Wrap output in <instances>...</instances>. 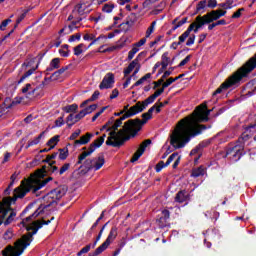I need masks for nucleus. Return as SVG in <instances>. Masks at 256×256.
I'll list each match as a JSON object with an SVG mask.
<instances>
[{"label": "nucleus", "instance_id": "4c0bfd02", "mask_svg": "<svg viewBox=\"0 0 256 256\" xmlns=\"http://www.w3.org/2000/svg\"><path fill=\"white\" fill-rule=\"evenodd\" d=\"M54 165H55V161H53L52 163H49L47 171H49L50 173H55L56 175H59V168Z\"/></svg>", "mask_w": 256, "mask_h": 256}, {"label": "nucleus", "instance_id": "f8f14e48", "mask_svg": "<svg viewBox=\"0 0 256 256\" xmlns=\"http://www.w3.org/2000/svg\"><path fill=\"white\" fill-rule=\"evenodd\" d=\"M153 111H155V106H152L146 113L142 114V120L134 119L133 120V127H134V134L137 135L139 131H141V128L149 119H152L153 117Z\"/></svg>", "mask_w": 256, "mask_h": 256}, {"label": "nucleus", "instance_id": "338daca9", "mask_svg": "<svg viewBox=\"0 0 256 256\" xmlns=\"http://www.w3.org/2000/svg\"><path fill=\"white\" fill-rule=\"evenodd\" d=\"M165 83V78L161 77L158 81L154 82V89H157V87H161Z\"/></svg>", "mask_w": 256, "mask_h": 256}, {"label": "nucleus", "instance_id": "79ce46f5", "mask_svg": "<svg viewBox=\"0 0 256 256\" xmlns=\"http://www.w3.org/2000/svg\"><path fill=\"white\" fill-rule=\"evenodd\" d=\"M165 105H169V100H166L164 102L156 103L153 107H155L154 110H156V113H161V108L165 107Z\"/></svg>", "mask_w": 256, "mask_h": 256}, {"label": "nucleus", "instance_id": "39448f33", "mask_svg": "<svg viewBox=\"0 0 256 256\" xmlns=\"http://www.w3.org/2000/svg\"><path fill=\"white\" fill-rule=\"evenodd\" d=\"M226 14L227 11L224 10H213L204 16H197L195 22L192 23V25H194V33H198L199 29H201L203 25L213 23V21H217V19L225 17Z\"/></svg>", "mask_w": 256, "mask_h": 256}, {"label": "nucleus", "instance_id": "aec40b11", "mask_svg": "<svg viewBox=\"0 0 256 256\" xmlns=\"http://www.w3.org/2000/svg\"><path fill=\"white\" fill-rule=\"evenodd\" d=\"M92 165L94 171H99V169L105 165V155L100 154L99 156L93 158Z\"/></svg>", "mask_w": 256, "mask_h": 256}, {"label": "nucleus", "instance_id": "864d4df0", "mask_svg": "<svg viewBox=\"0 0 256 256\" xmlns=\"http://www.w3.org/2000/svg\"><path fill=\"white\" fill-rule=\"evenodd\" d=\"M95 109H97V106L95 104H93L83 110L86 115H89L90 113H93V111H95Z\"/></svg>", "mask_w": 256, "mask_h": 256}, {"label": "nucleus", "instance_id": "09e8293b", "mask_svg": "<svg viewBox=\"0 0 256 256\" xmlns=\"http://www.w3.org/2000/svg\"><path fill=\"white\" fill-rule=\"evenodd\" d=\"M185 23H187V18H183L177 24H174V26L172 27V31H176V29H179V27H183Z\"/></svg>", "mask_w": 256, "mask_h": 256}, {"label": "nucleus", "instance_id": "7ed1b4c3", "mask_svg": "<svg viewBox=\"0 0 256 256\" xmlns=\"http://www.w3.org/2000/svg\"><path fill=\"white\" fill-rule=\"evenodd\" d=\"M133 115L136 114L130 107L129 111L117 119L111 127L107 128V131H109V137L106 140V145L110 147H121L125 141H129L131 138L129 135L135 137L136 134L135 128L133 127V120L125 122L123 128L119 130V127L123 125V121H125V119H129V117H133Z\"/></svg>", "mask_w": 256, "mask_h": 256}, {"label": "nucleus", "instance_id": "4be33fe9", "mask_svg": "<svg viewBox=\"0 0 256 256\" xmlns=\"http://www.w3.org/2000/svg\"><path fill=\"white\" fill-rule=\"evenodd\" d=\"M173 161H175L173 164V169H177V167L179 166V163H181V156H179V153L174 152L173 154H171L166 161V165H171Z\"/></svg>", "mask_w": 256, "mask_h": 256}, {"label": "nucleus", "instance_id": "3c124183", "mask_svg": "<svg viewBox=\"0 0 256 256\" xmlns=\"http://www.w3.org/2000/svg\"><path fill=\"white\" fill-rule=\"evenodd\" d=\"M167 219L163 218V217H160L158 220H157V223H158V227H160V229H163V227H167Z\"/></svg>", "mask_w": 256, "mask_h": 256}, {"label": "nucleus", "instance_id": "7c9ffc66", "mask_svg": "<svg viewBox=\"0 0 256 256\" xmlns=\"http://www.w3.org/2000/svg\"><path fill=\"white\" fill-rule=\"evenodd\" d=\"M58 151H59L58 157L61 161H65V159H67V157H69V149L62 148V149H59Z\"/></svg>", "mask_w": 256, "mask_h": 256}, {"label": "nucleus", "instance_id": "5701e85b", "mask_svg": "<svg viewBox=\"0 0 256 256\" xmlns=\"http://www.w3.org/2000/svg\"><path fill=\"white\" fill-rule=\"evenodd\" d=\"M162 61L160 63L162 70L160 71V73H162V71H165V69H167V67H169V65H171V58H169V52H164L162 54L161 57Z\"/></svg>", "mask_w": 256, "mask_h": 256}, {"label": "nucleus", "instance_id": "f03ea898", "mask_svg": "<svg viewBox=\"0 0 256 256\" xmlns=\"http://www.w3.org/2000/svg\"><path fill=\"white\" fill-rule=\"evenodd\" d=\"M45 209L41 208V206L30 216L26 217L22 220V225L26 227L28 232L26 235H23L20 239H18L14 246L8 245L3 251V256H21L23 255V252L31 245V241H33V235H37V232L43 225H49L51 221L55 219V217H52L50 220H36L33 221V219H37L41 213H43ZM33 221V222H31Z\"/></svg>", "mask_w": 256, "mask_h": 256}, {"label": "nucleus", "instance_id": "13d9d810", "mask_svg": "<svg viewBox=\"0 0 256 256\" xmlns=\"http://www.w3.org/2000/svg\"><path fill=\"white\" fill-rule=\"evenodd\" d=\"M190 61H191V55H188V56L185 57V59H183L179 63L178 67H184V65H187V63L190 62Z\"/></svg>", "mask_w": 256, "mask_h": 256}, {"label": "nucleus", "instance_id": "393cba45", "mask_svg": "<svg viewBox=\"0 0 256 256\" xmlns=\"http://www.w3.org/2000/svg\"><path fill=\"white\" fill-rule=\"evenodd\" d=\"M124 47H125V41L119 40L116 43V45L105 49L104 51H102V53H111V51H119L120 49H123Z\"/></svg>", "mask_w": 256, "mask_h": 256}, {"label": "nucleus", "instance_id": "72a5a7b5", "mask_svg": "<svg viewBox=\"0 0 256 256\" xmlns=\"http://www.w3.org/2000/svg\"><path fill=\"white\" fill-rule=\"evenodd\" d=\"M66 123H67L68 127H73V125H75V123H78L77 120L75 119V114L68 115V117L66 119Z\"/></svg>", "mask_w": 256, "mask_h": 256}, {"label": "nucleus", "instance_id": "bf43d9fd", "mask_svg": "<svg viewBox=\"0 0 256 256\" xmlns=\"http://www.w3.org/2000/svg\"><path fill=\"white\" fill-rule=\"evenodd\" d=\"M243 11H245V8H240V9H238V10L232 15V19H239V17H241V13H243Z\"/></svg>", "mask_w": 256, "mask_h": 256}, {"label": "nucleus", "instance_id": "2f4dec72", "mask_svg": "<svg viewBox=\"0 0 256 256\" xmlns=\"http://www.w3.org/2000/svg\"><path fill=\"white\" fill-rule=\"evenodd\" d=\"M57 143H59V135H56V136L52 137L47 142V145H48V147H50V149H55V145H57Z\"/></svg>", "mask_w": 256, "mask_h": 256}, {"label": "nucleus", "instance_id": "412c9836", "mask_svg": "<svg viewBox=\"0 0 256 256\" xmlns=\"http://www.w3.org/2000/svg\"><path fill=\"white\" fill-rule=\"evenodd\" d=\"M80 21H83V18H78V21H72V24H70L68 27L65 26L59 31V35H63V33H65L66 35H69V33H73V30L77 29V23H80Z\"/></svg>", "mask_w": 256, "mask_h": 256}, {"label": "nucleus", "instance_id": "8fccbe9b", "mask_svg": "<svg viewBox=\"0 0 256 256\" xmlns=\"http://www.w3.org/2000/svg\"><path fill=\"white\" fill-rule=\"evenodd\" d=\"M164 167H169V165H167V163L163 161H160L155 167L156 173L161 172V170L164 169Z\"/></svg>", "mask_w": 256, "mask_h": 256}, {"label": "nucleus", "instance_id": "a19ab883", "mask_svg": "<svg viewBox=\"0 0 256 256\" xmlns=\"http://www.w3.org/2000/svg\"><path fill=\"white\" fill-rule=\"evenodd\" d=\"M15 217H17V213L15 211H11L8 218L4 221V225H10V223H13Z\"/></svg>", "mask_w": 256, "mask_h": 256}, {"label": "nucleus", "instance_id": "0e129e2a", "mask_svg": "<svg viewBox=\"0 0 256 256\" xmlns=\"http://www.w3.org/2000/svg\"><path fill=\"white\" fill-rule=\"evenodd\" d=\"M3 237H4V239H5L6 241H9V239H12V237H13V231L7 230V231L4 233Z\"/></svg>", "mask_w": 256, "mask_h": 256}, {"label": "nucleus", "instance_id": "6ab92c4d", "mask_svg": "<svg viewBox=\"0 0 256 256\" xmlns=\"http://www.w3.org/2000/svg\"><path fill=\"white\" fill-rule=\"evenodd\" d=\"M115 83V76L111 73H108L102 80L99 85V89H111Z\"/></svg>", "mask_w": 256, "mask_h": 256}, {"label": "nucleus", "instance_id": "a211bd4d", "mask_svg": "<svg viewBox=\"0 0 256 256\" xmlns=\"http://www.w3.org/2000/svg\"><path fill=\"white\" fill-rule=\"evenodd\" d=\"M45 87V81L41 82V84L37 87H33L31 84H26L24 88H22V93H27L26 97H35V91L38 89H43Z\"/></svg>", "mask_w": 256, "mask_h": 256}, {"label": "nucleus", "instance_id": "774afa93", "mask_svg": "<svg viewBox=\"0 0 256 256\" xmlns=\"http://www.w3.org/2000/svg\"><path fill=\"white\" fill-rule=\"evenodd\" d=\"M79 135H81V130L78 129L74 133L71 134L70 140L75 141V139H77V137H79Z\"/></svg>", "mask_w": 256, "mask_h": 256}, {"label": "nucleus", "instance_id": "603ef678", "mask_svg": "<svg viewBox=\"0 0 256 256\" xmlns=\"http://www.w3.org/2000/svg\"><path fill=\"white\" fill-rule=\"evenodd\" d=\"M68 41L69 43H73L75 41H81V34L77 33V34L71 35Z\"/></svg>", "mask_w": 256, "mask_h": 256}, {"label": "nucleus", "instance_id": "bb28decb", "mask_svg": "<svg viewBox=\"0 0 256 256\" xmlns=\"http://www.w3.org/2000/svg\"><path fill=\"white\" fill-rule=\"evenodd\" d=\"M60 63H61V60L59 58L52 59L46 71L51 72V71H55V69H59Z\"/></svg>", "mask_w": 256, "mask_h": 256}, {"label": "nucleus", "instance_id": "680f3d73", "mask_svg": "<svg viewBox=\"0 0 256 256\" xmlns=\"http://www.w3.org/2000/svg\"><path fill=\"white\" fill-rule=\"evenodd\" d=\"M11 105H7L4 103L3 106H0V117H3V115L5 114L6 109H10Z\"/></svg>", "mask_w": 256, "mask_h": 256}, {"label": "nucleus", "instance_id": "423d86ee", "mask_svg": "<svg viewBox=\"0 0 256 256\" xmlns=\"http://www.w3.org/2000/svg\"><path fill=\"white\" fill-rule=\"evenodd\" d=\"M66 193L67 187L65 186H59L58 188H55L44 197L45 203L40 205V209H48V207H51V205L57 203L59 199H62Z\"/></svg>", "mask_w": 256, "mask_h": 256}, {"label": "nucleus", "instance_id": "9d476101", "mask_svg": "<svg viewBox=\"0 0 256 256\" xmlns=\"http://www.w3.org/2000/svg\"><path fill=\"white\" fill-rule=\"evenodd\" d=\"M163 93V89H158L149 96L146 100L142 102H137L134 106L130 107L132 108V111L137 115V113H142V111H145L147 109L148 105H151V103H154L155 99L159 97Z\"/></svg>", "mask_w": 256, "mask_h": 256}, {"label": "nucleus", "instance_id": "9b49d317", "mask_svg": "<svg viewBox=\"0 0 256 256\" xmlns=\"http://www.w3.org/2000/svg\"><path fill=\"white\" fill-rule=\"evenodd\" d=\"M117 239V228L116 226H113L109 232V235L107 237V239L105 240V242L100 245L95 251L94 253H90L89 256H97V255H101V253H103V251H105L112 243L113 240Z\"/></svg>", "mask_w": 256, "mask_h": 256}, {"label": "nucleus", "instance_id": "2eb2a0df", "mask_svg": "<svg viewBox=\"0 0 256 256\" xmlns=\"http://www.w3.org/2000/svg\"><path fill=\"white\" fill-rule=\"evenodd\" d=\"M191 31H195V24H190V26L187 28V30L179 36L178 38V42H173L171 45L172 49H177V47H179V45H181L182 43H185V41H187V38L189 37V35H191Z\"/></svg>", "mask_w": 256, "mask_h": 256}, {"label": "nucleus", "instance_id": "4468645a", "mask_svg": "<svg viewBox=\"0 0 256 256\" xmlns=\"http://www.w3.org/2000/svg\"><path fill=\"white\" fill-rule=\"evenodd\" d=\"M141 71V63H139V57H136L123 71L124 77H137V73ZM132 73V75H131Z\"/></svg>", "mask_w": 256, "mask_h": 256}, {"label": "nucleus", "instance_id": "473e14b6", "mask_svg": "<svg viewBox=\"0 0 256 256\" xmlns=\"http://www.w3.org/2000/svg\"><path fill=\"white\" fill-rule=\"evenodd\" d=\"M115 9V4L113 3H106L102 7L103 13H111Z\"/></svg>", "mask_w": 256, "mask_h": 256}, {"label": "nucleus", "instance_id": "f704fd0d", "mask_svg": "<svg viewBox=\"0 0 256 256\" xmlns=\"http://www.w3.org/2000/svg\"><path fill=\"white\" fill-rule=\"evenodd\" d=\"M137 53H139V47L135 46L134 44L133 48L128 53V61H131V59H133Z\"/></svg>", "mask_w": 256, "mask_h": 256}, {"label": "nucleus", "instance_id": "c85d7f7f", "mask_svg": "<svg viewBox=\"0 0 256 256\" xmlns=\"http://www.w3.org/2000/svg\"><path fill=\"white\" fill-rule=\"evenodd\" d=\"M45 135V132H42L38 137H36L34 140H31L28 142L26 149H29V147H33V145H39V142L41 141V138Z\"/></svg>", "mask_w": 256, "mask_h": 256}, {"label": "nucleus", "instance_id": "20e7f679", "mask_svg": "<svg viewBox=\"0 0 256 256\" xmlns=\"http://www.w3.org/2000/svg\"><path fill=\"white\" fill-rule=\"evenodd\" d=\"M45 172L43 170H37L34 174H32L27 180L22 181L20 186L17 187L14 190L13 197H9L11 203H15L17 199H23L29 193V191H32V193H37L39 189H43L49 181H53L52 177L44 178Z\"/></svg>", "mask_w": 256, "mask_h": 256}, {"label": "nucleus", "instance_id": "69168bd1", "mask_svg": "<svg viewBox=\"0 0 256 256\" xmlns=\"http://www.w3.org/2000/svg\"><path fill=\"white\" fill-rule=\"evenodd\" d=\"M63 125H65V121L63 120V117H59L55 121V127H63Z\"/></svg>", "mask_w": 256, "mask_h": 256}, {"label": "nucleus", "instance_id": "ddd939ff", "mask_svg": "<svg viewBox=\"0 0 256 256\" xmlns=\"http://www.w3.org/2000/svg\"><path fill=\"white\" fill-rule=\"evenodd\" d=\"M244 149L245 146H243V144H236L226 151V157H228L230 161H239V159L243 157Z\"/></svg>", "mask_w": 256, "mask_h": 256}, {"label": "nucleus", "instance_id": "49530a36", "mask_svg": "<svg viewBox=\"0 0 256 256\" xmlns=\"http://www.w3.org/2000/svg\"><path fill=\"white\" fill-rule=\"evenodd\" d=\"M85 47V44H79L78 46L74 47V55L79 57L81 53H83V48Z\"/></svg>", "mask_w": 256, "mask_h": 256}, {"label": "nucleus", "instance_id": "1a4fd4ad", "mask_svg": "<svg viewBox=\"0 0 256 256\" xmlns=\"http://www.w3.org/2000/svg\"><path fill=\"white\" fill-rule=\"evenodd\" d=\"M243 77H245V74H243L241 70L238 69L232 76H230L224 83H222L217 90L213 92V96L223 93L224 89H229V87H233V85L239 83V81H241Z\"/></svg>", "mask_w": 256, "mask_h": 256}, {"label": "nucleus", "instance_id": "0eeeda50", "mask_svg": "<svg viewBox=\"0 0 256 256\" xmlns=\"http://www.w3.org/2000/svg\"><path fill=\"white\" fill-rule=\"evenodd\" d=\"M41 59H43V56H40L38 58H32L28 62H24L21 66V70L25 71V73L20 77L18 84L23 83L25 79H29L37 69H39V63H41Z\"/></svg>", "mask_w": 256, "mask_h": 256}, {"label": "nucleus", "instance_id": "37998d69", "mask_svg": "<svg viewBox=\"0 0 256 256\" xmlns=\"http://www.w3.org/2000/svg\"><path fill=\"white\" fill-rule=\"evenodd\" d=\"M249 138L248 134H242L241 137L238 138V145H243V147H245V141H249Z\"/></svg>", "mask_w": 256, "mask_h": 256}, {"label": "nucleus", "instance_id": "de8ad7c7", "mask_svg": "<svg viewBox=\"0 0 256 256\" xmlns=\"http://www.w3.org/2000/svg\"><path fill=\"white\" fill-rule=\"evenodd\" d=\"M219 7H222V9H231L233 7V1L227 0L225 3L219 4Z\"/></svg>", "mask_w": 256, "mask_h": 256}, {"label": "nucleus", "instance_id": "052dcab7", "mask_svg": "<svg viewBox=\"0 0 256 256\" xmlns=\"http://www.w3.org/2000/svg\"><path fill=\"white\" fill-rule=\"evenodd\" d=\"M64 71H67V67H65V68H60L59 70H57L56 72H54V73L52 74V77H59V76L63 75V72H64Z\"/></svg>", "mask_w": 256, "mask_h": 256}, {"label": "nucleus", "instance_id": "c03bdc74", "mask_svg": "<svg viewBox=\"0 0 256 256\" xmlns=\"http://www.w3.org/2000/svg\"><path fill=\"white\" fill-rule=\"evenodd\" d=\"M71 168L70 163H65L59 170H58V175H63L64 173H67L69 169Z\"/></svg>", "mask_w": 256, "mask_h": 256}, {"label": "nucleus", "instance_id": "dca6fc26", "mask_svg": "<svg viewBox=\"0 0 256 256\" xmlns=\"http://www.w3.org/2000/svg\"><path fill=\"white\" fill-rule=\"evenodd\" d=\"M91 7V2L89 0H80V3H78L75 6V11L78 13V15H86L89 14V8Z\"/></svg>", "mask_w": 256, "mask_h": 256}, {"label": "nucleus", "instance_id": "a18cd8bd", "mask_svg": "<svg viewBox=\"0 0 256 256\" xmlns=\"http://www.w3.org/2000/svg\"><path fill=\"white\" fill-rule=\"evenodd\" d=\"M135 21H137V14L131 13L127 18L126 24L133 25V23H135Z\"/></svg>", "mask_w": 256, "mask_h": 256}, {"label": "nucleus", "instance_id": "cd10ccee", "mask_svg": "<svg viewBox=\"0 0 256 256\" xmlns=\"http://www.w3.org/2000/svg\"><path fill=\"white\" fill-rule=\"evenodd\" d=\"M203 175H205V168L203 166L194 169L191 174L192 177H203Z\"/></svg>", "mask_w": 256, "mask_h": 256}, {"label": "nucleus", "instance_id": "6e6d98bb", "mask_svg": "<svg viewBox=\"0 0 256 256\" xmlns=\"http://www.w3.org/2000/svg\"><path fill=\"white\" fill-rule=\"evenodd\" d=\"M25 17H27V13H22L18 16L17 20H16V24H15V28H17L19 26V23H21V21H23V19H25Z\"/></svg>", "mask_w": 256, "mask_h": 256}, {"label": "nucleus", "instance_id": "b1692460", "mask_svg": "<svg viewBox=\"0 0 256 256\" xmlns=\"http://www.w3.org/2000/svg\"><path fill=\"white\" fill-rule=\"evenodd\" d=\"M93 137L92 133H86L85 135L81 136L79 140L74 141V145H87L89 141H91V138Z\"/></svg>", "mask_w": 256, "mask_h": 256}, {"label": "nucleus", "instance_id": "6e6552de", "mask_svg": "<svg viewBox=\"0 0 256 256\" xmlns=\"http://www.w3.org/2000/svg\"><path fill=\"white\" fill-rule=\"evenodd\" d=\"M107 137V135H102L99 138H97L96 140H94L90 146L88 147L87 151L82 152L79 156H78V162L77 165H82L83 161H85V159H87V157L93 155V153H95V150L99 149V147H101V145H103V143H105V138Z\"/></svg>", "mask_w": 256, "mask_h": 256}, {"label": "nucleus", "instance_id": "4d7b16f0", "mask_svg": "<svg viewBox=\"0 0 256 256\" xmlns=\"http://www.w3.org/2000/svg\"><path fill=\"white\" fill-rule=\"evenodd\" d=\"M87 114H85V110H81L78 114L75 115L76 121L79 123L83 117H85Z\"/></svg>", "mask_w": 256, "mask_h": 256}, {"label": "nucleus", "instance_id": "e2e57ef3", "mask_svg": "<svg viewBox=\"0 0 256 256\" xmlns=\"http://www.w3.org/2000/svg\"><path fill=\"white\" fill-rule=\"evenodd\" d=\"M9 23H11V19L8 18L6 20H4L1 25H0V30L1 31H5V27H7L9 25Z\"/></svg>", "mask_w": 256, "mask_h": 256}, {"label": "nucleus", "instance_id": "e433bc0d", "mask_svg": "<svg viewBox=\"0 0 256 256\" xmlns=\"http://www.w3.org/2000/svg\"><path fill=\"white\" fill-rule=\"evenodd\" d=\"M81 167H84L86 171H91L93 168V159H86Z\"/></svg>", "mask_w": 256, "mask_h": 256}, {"label": "nucleus", "instance_id": "c9c22d12", "mask_svg": "<svg viewBox=\"0 0 256 256\" xmlns=\"http://www.w3.org/2000/svg\"><path fill=\"white\" fill-rule=\"evenodd\" d=\"M175 81H177V78H169V79H167L162 84V88H160V89H163V93H165V89H167V87H169V85H173V83H175Z\"/></svg>", "mask_w": 256, "mask_h": 256}, {"label": "nucleus", "instance_id": "c756f323", "mask_svg": "<svg viewBox=\"0 0 256 256\" xmlns=\"http://www.w3.org/2000/svg\"><path fill=\"white\" fill-rule=\"evenodd\" d=\"M77 109H79V106L77 104L67 105L63 107V111L65 113H71V114L75 113Z\"/></svg>", "mask_w": 256, "mask_h": 256}, {"label": "nucleus", "instance_id": "5fc2aeb1", "mask_svg": "<svg viewBox=\"0 0 256 256\" xmlns=\"http://www.w3.org/2000/svg\"><path fill=\"white\" fill-rule=\"evenodd\" d=\"M195 44V34H192L189 36L187 42H186V46L187 47H191V45Z\"/></svg>", "mask_w": 256, "mask_h": 256}, {"label": "nucleus", "instance_id": "58836bf2", "mask_svg": "<svg viewBox=\"0 0 256 256\" xmlns=\"http://www.w3.org/2000/svg\"><path fill=\"white\" fill-rule=\"evenodd\" d=\"M147 79H151V73H147L145 76L140 78L133 87H139V85H143L144 81H147Z\"/></svg>", "mask_w": 256, "mask_h": 256}, {"label": "nucleus", "instance_id": "a878e982", "mask_svg": "<svg viewBox=\"0 0 256 256\" xmlns=\"http://www.w3.org/2000/svg\"><path fill=\"white\" fill-rule=\"evenodd\" d=\"M187 199H189V195L187 194L186 191H179L175 197L176 203H185Z\"/></svg>", "mask_w": 256, "mask_h": 256}, {"label": "nucleus", "instance_id": "ea45409f", "mask_svg": "<svg viewBox=\"0 0 256 256\" xmlns=\"http://www.w3.org/2000/svg\"><path fill=\"white\" fill-rule=\"evenodd\" d=\"M155 25H157V21H153L151 25L146 30V39L151 37V34L155 31Z\"/></svg>", "mask_w": 256, "mask_h": 256}, {"label": "nucleus", "instance_id": "f257e3e1", "mask_svg": "<svg viewBox=\"0 0 256 256\" xmlns=\"http://www.w3.org/2000/svg\"><path fill=\"white\" fill-rule=\"evenodd\" d=\"M211 110L206 105L198 106L191 115L181 119L169 136L170 145L174 149H183L191 139L201 135L207 126L199 123L209 121Z\"/></svg>", "mask_w": 256, "mask_h": 256}, {"label": "nucleus", "instance_id": "f3484780", "mask_svg": "<svg viewBox=\"0 0 256 256\" xmlns=\"http://www.w3.org/2000/svg\"><path fill=\"white\" fill-rule=\"evenodd\" d=\"M151 145V140L147 139L145 141H143L138 150L134 153L132 159H131V163H135V161H139V158L141 157V155H143L145 153V149H147V146Z\"/></svg>", "mask_w": 256, "mask_h": 256}]
</instances>
